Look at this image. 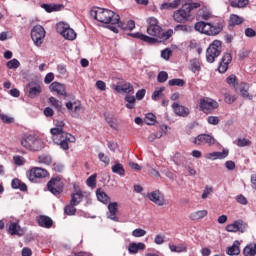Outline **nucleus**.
I'll use <instances>...</instances> for the list:
<instances>
[{"mask_svg": "<svg viewBox=\"0 0 256 256\" xmlns=\"http://www.w3.org/2000/svg\"><path fill=\"white\" fill-rule=\"evenodd\" d=\"M146 31L150 36L141 32L130 33L129 36L134 39H140V41H144V43H148L149 45H155V43H159V41H167V39L173 37V29L163 32L161 26H147Z\"/></svg>", "mask_w": 256, "mask_h": 256, "instance_id": "1", "label": "nucleus"}, {"mask_svg": "<svg viewBox=\"0 0 256 256\" xmlns=\"http://www.w3.org/2000/svg\"><path fill=\"white\" fill-rule=\"evenodd\" d=\"M54 125L55 127L50 129L53 142L63 151H69V143H75V136L65 131L63 120H55Z\"/></svg>", "mask_w": 256, "mask_h": 256, "instance_id": "2", "label": "nucleus"}, {"mask_svg": "<svg viewBox=\"0 0 256 256\" xmlns=\"http://www.w3.org/2000/svg\"><path fill=\"white\" fill-rule=\"evenodd\" d=\"M90 15L100 23H105L106 25L110 23L111 25H108L107 29H110V31H113V33H119V29L117 28V26H115L117 25V23H119V19H121L119 14L109 9L96 8L91 10Z\"/></svg>", "mask_w": 256, "mask_h": 256, "instance_id": "3", "label": "nucleus"}, {"mask_svg": "<svg viewBox=\"0 0 256 256\" xmlns=\"http://www.w3.org/2000/svg\"><path fill=\"white\" fill-rule=\"evenodd\" d=\"M20 143L27 151L37 152L45 148V142L35 134H24Z\"/></svg>", "mask_w": 256, "mask_h": 256, "instance_id": "4", "label": "nucleus"}, {"mask_svg": "<svg viewBox=\"0 0 256 256\" xmlns=\"http://www.w3.org/2000/svg\"><path fill=\"white\" fill-rule=\"evenodd\" d=\"M195 29L196 31H199V33L210 36L219 35L221 31H223V28L220 26H214L211 23H205L203 21L196 23Z\"/></svg>", "mask_w": 256, "mask_h": 256, "instance_id": "5", "label": "nucleus"}, {"mask_svg": "<svg viewBox=\"0 0 256 256\" xmlns=\"http://www.w3.org/2000/svg\"><path fill=\"white\" fill-rule=\"evenodd\" d=\"M221 41L220 40H214L210 46L208 47L206 51V61L208 63H215V59L221 55Z\"/></svg>", "mask_w": 256, "mask_h": 256, "instance_id": "6", "label": "nucleus"}, {"mask_svg": "<svg viewBox=\"0 0 256 256\" xmlns=\"http://www.w3.org/2000/svg\"><path fill=\"white\" fill-rule=\"evenodd\" d=\"M56 31L68 41H75V39H77V33L75 32V30H73V28H71L69 24L65 22L58 23L56 25Z\"/></svg>", "mask_w": 256, "mask_h": 256, "instance_id": "7", "label": "nucleus"}, {"mask_svg": "<svg viewBox=\"0 0 256 256\" xmlns=\"http://www.w3.org/2000/svg\"><path fill=\"white\" fill-rule=\"evenodd\" d=\"M28 180L31 183H39L40 179H45V177H49V172L46 169L41 167H33L27 173Z\"/></svg>", "mask_w": 256, "mask_h": 256, "instance_id": "8", "label": "nucleus"}, {"mask_svg": "<svg viewBox=\"0 0 256 256\" xmlns=\"http://www.w3.org/2000/svg\"><path fill=\"white\" fill-rule=\"evenodd\" d=\"M31 39L36 47H41L43 41H45V28L41 25H36L31 31Z\"/></svg>", "mask_w": 256, "mask_h": 256, "instance_id": "9", "label": "nucleus"}, {"mask_svg": "<svg viewBox=\"0 0 256 256\" xmlns=\"http://www.w3.org/2000/svg\"><path fill=\"white\" fill-rule=\"evenodd\" d=\"M199 105L200 111H203V113H211L215 109H219V102L211 98L200 99Z\"/></svg>", "mask_w": 256, "mask_h": 256, "instance_id": "10", "label": "nucleus"}, {"mask_svg": "<svg viewBox=\"0 0 256 256\" xmlns=\"http://www.w3.org/2000/svg\"><path fill=\"white\" fill-rule=\"evenodd\" d=\"M63 182L61 181V177L52 178L48 183V191L52 193V195H61L63 193Z\"/></svg>", "mask_w": 256, "mask_h": 256, "instance_id": "11", "label": "nucleus"}, {"mask_svg": "<svg viewBox=\"0 0 256 256\" xmlns=\"http://www.w3.org/2000/svg\"><path fill=\"white\" fill-rule=\"evenodd\" d=\"M26 91L30 99H35L36 97H39L41 95V93L43 92V88L38 82L32 81L27 84Z\"/></svg>", "mask_w": 256, "mask_h": 256, "instance_id": "12", "label": "nucleus"}, {"mask_svg": "<svg viewBox=\"0 0 256 256\" xmlns=\"http://www.w3.org/2000/svg\"><path fill=\"white\" fill-rule=\"evenodd\" d=\"M187 7L189 6L183 5L181 9L174 12L173 18L176 23H185L191 17V12H189Z\"/></svg>", "mask_w": 256, "mask_h": 256, "instance_id": "13", "label": "nucleus"}, {"mask_svg": "<svg viewBox=\"0 0 256 256\" xmlns=\"http://www.w3.org/2000/svg\"><path fill=\"white\" fill-rule=\"evenodd\" d=\"M193 143L195 145H215L216 140L209 134H199L194 138Z\"/></svg>", "mask_w": 256, "mask_h": 256, "instance_id": "14", "label": "nucleus"}, {"mask_svg": "<svg viewBox=\"0 0 256 256\" xmlns=\"http://www.w3.org/2000/svg\"><path fill=\"white\" fill-rule=\"evenodd\" d=\"M149 201L158 205V207H163L165 205V195L159 190H155L147 195Z\"/></svg>", "mask_w": 256, "mask_h": 256, "instance_id": "15", "label": "nucleus"}, {"mask_svg": "<svg viewBox=\"0 0 256 256\" xmlns=\"http://www.w3.org/2000/svg\"><path fill=\"white\" fill-rule=\"evenodd\" d=\"M245 229H247V224H245L243 220L235 221L234 223L226 226V231H228V233H237V231L245 233Z\"/></svg>", "mask_w": 256, "mask_h": 256, "instance_id": "16", "label": "nucleus"}, {"mask_svg": "<svg viewBox=\"0 0 256 256\" xmlns=\"http://www.w3.org/2000/svg\"><path fill=\"white\" fill-rule=\"evenodd\" d=\"M66 108L68 109L71 117H74L77 119L81 113V103L79 102H67L66 103Z\"/></svg>", "mask_w": 256, "mask_h": 256, "instance_id": "17", "label": "nucleus"}, {"mask_svg": "<svg viewBox=\"0 0 256 256\" xmlns=\"http://www.w3.org/2000/svg\"><path fill=\"white\" fill-rule=\"evenodd\" d=\"M233 61V56L231 53H225L222 57L220 65L218 66L219 73H225L229 69V63Z\"/></svg>", "mask_w": 256, "mask_h": 256, "instance_id": "18", "label": "nucleus"}, {"mask_svg": "<svg viewBox=\"0 0 256 256\" xmlns=\"http://www.w3.org/2000/svg\"><path fill=\"white\" fill-rule=\"evenodd\" d=\"M7 232L9 235H18V237L23 236L25 233L23 229H21V226H19V223L17 222H10L8 225Z\"/></svg>", "mask_w": 256, "mask_h": 256, "instance_id": "19", "label": "nucleus"}, {"mask_svg": "<svg viewBox=\"0 0 256 256\" xmlns=\"http://www.w3.org/2000/svg\"><path fill=\"white\" fill-rule=\"evenodd\" d=\"M172 109L175 114H177L179 117H187L189 115V108L180 105L177 102H174L172 104Z\"/></svg>", "mask_w": 256, "mask_h": 256, "instance_id": "20", "label": "nucleus"}, {"mask_svg": "<svg viewBox=\"0 0 256 256\" xmlns=\"http://www.w3.org/2000/svg\"><path fill=\"white\" fill-rule=\"evenodd\" d=\"M229 156V150L224 149L222 152H212L206 154V159H209L210 161H215L217 159H225Z\"/></svg>", "mask_w": 256, "mask_h": 256, "instance_id": "21", "label": "nucleus"}, {"mask_svg": "<svg viewBox=\"0 0 256 256\" xmlns=\"http://www.w3.org/2000/svg\"><path fill=\"white\" fill-rule=\"evenodd\" d=\"M39 227L44 229H51L53 227V220L49 216L41 215L37 219Z\"/></svg>", "mask_w": 256, "mask_h": 256, "instance_id": "22", "label": "nucleus"}, {"mask_svg": "<svg viewBox=\"0 0 256 256\" xmlns=\"http://www.w3.org/2000/svg\"><path fill=\"white\" fill-rule=\"evenodd\" d=\"M145 243L142 242H132L129 244L128 246V253H130V255H136V253H139V251H145Z\"/></svg>", "mask_w": 256, "mask_h": 256, "instance_id": "23", "label": "nucleus"}, {"mask_svg": "<svg viewBox=\"0 0 256 256\" xmlns=\"http://www.w3.org/2000/svg\"><path fill=\"white\" fill-rule=\"evenodd\" d=\"M50 91H54L57 95H62L63 97H67V92L65 90V85L59 82H53L50 85Z\"/></svg>", "mask_w": 256, "mask_h": 256, "instance_id": "24", "label": "nucleus"}, {"mask_svg": "<svg viewBox=\"0 0 256 256\" xmlns=\"http://www.w3.org/2000/svg\"><path fill=\"white\" fill-rule=\"evenodd\" d=\"M117 202H112L108 205L109 212L107 213L108 219H111V221H119V218H117Z\"/></svg>", "mask_w": 256, "mask_h": 256, "instance_id": "25", "label": "nucleus"}, {"mask_svg": "<svg viewBox=\"0 0 256 256\" xmlns=\"http://www.w3.org/2000/svg\"><path fill=\"white\" fill-rule=\"evenodd\" d=\"M239 247H241V242H239V240H235L233 244L227 248L226 250L227 255H230V256L239 255V253H241V249Z\"/></svg>", "mask_w": 256, "mask_h": 256, "instance_id": "26", "label": "nucleus"}, {"mask_svg": "<svg viewBox=\"0 0 256 256\" xmlns=\"http://www.w3.org/2000/svg\"><path fill=\"white\" fill-rule=\"evenodd\" d=\"M116 25L122 29V31H133V29H135V22L133 20H128L127 23H125L121 22V19H119Z\"/></svg>", "mask_w": 256, "mask_h": 256, "instance_id": "27", "label": "nucleus"}, {"mask_svg": "<svg viewBox=\"0 0 256 256\" xmlns=\"http://www.w3.org/2000/svg\"><path fill=\"white\" fill-rule=\"evenodd\" d=\"M207 215H209V212L207 210H198V211L192 212L189 215V219H191V221H199L201 219H205Z\"/></svg>", "mask_w": 256, "mask_h": 256, "instance_id": "28", "label": "nucleus"}, {"mask_svg": "<svg viewBox=\"0 0 256 256\" xmlns=\"http://www.w3.org/2000/svg\"><path fill=\"white\" fill-rule=\"evenodd\" d=\"M40 7L46 11V13H54L55 11H61L63 4H41Z\"/></svg>", "mask_w": 256, "mask_h": 256, "instance_id": "29", "label": "nucleus"}, {"mask_svg": "<svg viewBox=\"0 0 256 256\" xmlns=\"http://www.w3.org/2000/svg\"><path fill=\"white\" fill-rule=\"evenodd\" d=\"M11 187L12 189H19V191H27V184L18 178L12 180Z\"/></svg>", "mask_w": 256, "mask_h": 256, "instance_id": "30", "label": "nucleus"}, {"mask_svg": "<svg viewBox=\"0 0 256 256\" xmlns=\"http://www.w3.org/2000/svg\"><path fill=\"white\" fill-rule=\"evenodd\" d=\"M169 249L172 253H187V245L184 243L179 245L169 244Z\"/></svg>", "mask_w": 256, "mask_h": 256, "instance_id": "31", "label": "nucleus"}, {"mask_svg": "<svg viewBox=\"0 0 256 256\" xmlns=\"http://www.w3.org/2000/svg\"><path fill=\"white\" fill-rule=\"evenodd\" d=\"M244 256H255L256 255V243H250L243 249Z\"/></svg>", "mask_w": 256, "mask_h": 256, "instance_id": "32", "label": "nucleus"}, {"mask_svg": "<svg viewBox=\"0 0 256 256\" xmlns=\"http://www.w3.org/2000/svg\"><path fill=\"white\" fill-rule=\"evenodd\" d=\"M189 70L192 71V73L201 71V62H199V59L194 58L190 60Z\"/></svg>", "mask_w": 256, "mask_h": 256, "instance_id": "33", "label": "nucleus"}, {"mask_svg": "<svg viewBox=\"0 0 256 256\" xmlns=\"http://www.w3.org/2000/svg\"><path fill=\"white\" fill-rule=\"evenodd\" d=\"M112 173H115L116 175H120V177H124L125 168L123 167V164L119 162H115V164L112 166Z\"/></svg>", "mask_w": 256, "mask_h": 256, "instance_id": "34", "label": "nucleus"}, {"mask_svg": "<svg viewBox=\"0 0 256 256\" xmlns=\"http://www.w3.org/2000/svg\"><path fill=\"white\" fill-rule=\"evenodd\" d=\"M240 94L242 95V97L244 99H249V101H251V99H253V96L249 94V84H247V83L241 84Z\"/></svg>", "mask_w": 256, "mask_h": 256, "instance_id": "35", "label": "nucleus"}, {"mask_svg": "<svg viewBox=\"0 0 256 256\" xmlns=\"http://www.w3.org/2000/svg\"><path fill=\"white\" fill-rule=\"evenodd\" d=\"M83 197H84L83 193L81 191H78L72 194L70 203L77 207V205H79V203L83 201Z\"/></svg>", "mask_w": 256, "mask_h": 256, "instance_id": "36", "label": "nucleus"}, {"mask_svg": "<svg viewBox=\"0 0 256 256\" xmlns=\"http://www.w3.org/2000/svg\"><path fill=\"white\" fill-rule=\"evenodd\" d=\"M126 101V109H135V103L137 99L131 94H127L124 98Z\"/></svg>", "mask_w": 256, "mask_h": 256, "instance_id": "37", "label": "nucleus"}, {"mask_svg": "<svg viewBox=\"0 0 256 256\" xmlns=\"http://www.w3.org/2000/svg\"><path fill=\"white\" fill-rule=\"evenodd\" d=\"M96 197L101 203H109V196L101 189L96 190Z\"/></svg>", "mask_w": 256, "mask_h": 256, "instance_id": "38", "label": "nucleus"}, {"mask_svg": "<svg viewBox=\"0 0 256 256\" xmlns=\"http://www.w3.org/2000/svg\"><path fill=\"white\" fill-rule=\"evenodd\" d=\"M243 21L244 19L241 16L237 14H232L230 16L229 25H231L232 27H235V25H241Z\"/></svg>", "mask_w": 256, "mask_h": 256, "instance_id": "39", "label": "nucleus"}, {"mask_svg": "<svg viewBox=\"0 0 256 256\" xmlns=\"http://www.w3.org/2000/svg\"><path fill=\"white\" fill-rule=\"evenodd\" d=\"M198 17L199 19H204V21H208V19H211V11L207 8H201L198 11Z\"/></svg>", "mask_w": 256, "mask_h": 256, "instance_id": "40", "label": "nucleus"}, {"mask_svg": "<svg viewBox=\"0 0 256 256\" xmlns=\"http://www.w3.org/2000/svg\"><path fill=\"white\" fill-rule=\"evenodd\" d=\"M38 162L42 165H51V163H53V158L50 155L42 154L38 157Z\"/></svg>", "mask_w": 256, "mask_h": 256, "instance_id": "41", "label": "nucleus"}, {"mask_svg": "<svg viewBox=\"0 0 256 256\" xmlns=\"http://www.w3.org/2000/svg\"><path fill=\"white\" fill-rule=\"evenodd\" d=\"M230 5L231 7H234V9H243V7H247V5H249V0L232 1Z\"/></svg>", "mask_w": 256, "mask_h": 256, "instance_id": "42", "label": "nucleus"}, {"mask_svg": "<svg viewBox=\"0 0 256 256\" xmlns=\"http://www.w3.org/2000/svg\"><path fill=\"white\" fill-rule=\"evenodd\" d=\"M174 31H181L182 33H191V31H193V28L187 24H178L174 27Z\"/></svg>", "mask_w": 256, "mask_h": 256, "instance_id": "43", "label": "nucleus"}, {"mask_svg": "<svg viewBox=\"0 0 256 256\" xmlns=\"http://www.w3.org/2000/svg\"><path fill=\"white\" fill-rule=\"evenodd\" d=\"M163 91H165V87L157 88L151 96L152 101H159V99H163Z\"/></svg>", "mask_w": 256, "mask_h": 256, "instance_id": "44", "label": "nucleus"}, {"mask_svg": "<svg viewBox=\"0 0 256 256\" xmlns=\"http://www.w3.org/2000/svg\"><path fill=\"white\" fill-rule=\"evenodd\" d=\"M181 5V0H174L170 3H163L160 7V9H177V6Z\"/></svg>", "mask_w": 256, "mask_h": 256, "instance_id": "45", "label": "nucleus"}, {"mask_svg": "<svg viewBox=\"0 0 256 256\" xmlns=\"http://www.w3.org/2000/svg\"><path fill=\"white\" fill-rule=\"evenodd\" d=\"M170 87H183L185 85V80L181 78H175L168 81Z\"/></svg>", "mask_w": 256, "mask_h": 256, "instance_id": "46", "label": "nucleus"}, {"mask_svg": "<svg viewBox=\"0 0 256 256\" xmlns=\"http://www.w3.org/2000/svg\"><path fill=\"white\" fill-rule=\"evenodd\" d=\"M75 207L77 206L70 202V204L64 208V213L69 216L75 215V213H77V208Z\"/></svg>", "mask_w": 256, "mask_h": 256, "instance_id": "47", "label": "nucleus"}, {"mask_svg": "<svg viewBox=\"0 0 256 256\" xmlns=\"http://www.w3.org/2000/svg\"><path fill=\"white\" fill-rule=\"evenodd\" d=\"M49 103H51V105L55 107L57 111H61L63 107V103L53 96L49 98Z\"/></svg>", "mask_w": 256, "mask_h": 256, "instance_id": "48", "label": "nucleus"}, {"mask_svg": "<svg viewBox=\"0 0 256 256\" xmlns=\"http://www.w3.org/2000/svg\"><path fill=\"white\" fill-rule=\"evenodd\" d=\"M6 67L8 69H19V67H21V62L14 58L6 63Z\"/></svg>", "mask_w": 256, "mask_h": 256, "instance_id": "49", "label": "nucleus"}, {"mask_svg": "<svg viewBox=\"0 0 256 256\" xmlns=\"http://www.w3.org/2000/svg\"><path fill=\"white\" fill-rule=\"evenodd\" d=\"M122 93L133 95V93H135V88H133L131 83H124L122 85Z\"/></svg>", "mask_w": 256, "mask_h": 256, "instance_id": "50", "label": "nucleus"}, {"mask_svg": "<svg viewBox=\"0 0 256 256\" xmlns=\"http://www.w3.org/2000/svg\"><path fill=\"white\" fill-rule=\"evenodd\" d=\"M224 101L228 105H231V104L235 103V101H237V96L231 95L229 92H226L224 94Z\"/></svg>", "mask_w": 256, "mask_h": 256, "instance_id": "51", "label": "nucleus"}, {"mask_svg": "<svg viewBox=\"0 0 256 256\" xmlns=\"http://www.w3.org/2000/svg\"><path fill=\"white\" fill-rule=\"evenodd\" d=\"M156 117L153 113H148L144 118L146 125H155Z\"/></svg>", "mask_w": 256, "mask_h": 256, "instance_id": "52", "label": "nucleus"}, {"mask_svg": "<svg viewBox=\"0 0 256 256\" xmlns=\"http://www.w3.org/2000/svg\"><path fill=\"white\" fill-rule=\"evenodd\" d=\"M86 184L88 187H95L97 185V174H92L90 177H88Z\"/></svg>", "mask_w": 256, "mask_h": 256, "instance_id": "53", "label": "nucleus"}, {"mask_svg": "<svg viewBox=\"0 0 256 256\" xmlns=\"http://www.w3.org/2000/svg\"><path fill=\"white\" fill-rule=\"evenodd\" d=\"M167 79H169V74L167 72L161 71L158 73V76H157L158 83H165Z\"/></svg>", "mask_w": 256, "mask_h": 256, "instance_id": "54", "label": "nucleus"}, {"mask_svg": "<svg viewBox=\"0 0 256 256\" xmlns=\"http://www.w3.org/2000/svg\"><path fill=\"white\" fill-rule=\"evenodd\" d=\"M238 147H251V140L247 138H239L237 142Z\"/></svg>", "mask_w": 256, "mask_h": 256, "instance_id": "55", "label": "nucleus"}, {"mask_svg": "<svg viewBox=\"0 0 256 256\" xmlns=\"http://www.w3.org/2000/svg\"><path fill=\"white\" fill-rule=\"evenodd\" d=\"M145 235H147V231L141 228H136L132 231L133 237H145Z\"/></svg>", "mask_w": 256, "mask_h": 256, "instance_id": "56", "label": "nucleus"}, {"mask_svg": "<svg viewBox=\"0 0 256 256\" xmlns=\"http://www.w3.org/2000/svg\"><path fill=\"white\" fill-rule=\"evenodd\" d=\"M98 158L99 161H101L102 163H105L106 165H109V163H111V159L109 158V156H106L105 153L100 152L98 154Z\"/></svg>", "mask_w": 256, "mask_h": 256, "instance_id": "57", "label": "nucleus"}, {"mask_svg": "<svg viewBox=\"0 0 256 256\" xmlns=\"http://www.w3.org/2000/svg\"><path fill=\"white\" fill-rule=\"evenodd\" d=\"M171 49L166 48L164 50L161 51V57L162 59H165V61H169L170 57H171Z\"/></svg>", "mask_w": 256, "mask_h": 256, "instance_id": "58", "label": "nucleus"}, {"mask_svg": "<svg viewBox=\"0 0 256 256\" xmlns=\"http://www.w3.org/2000/svg\"><path fill=\"white\" fill-rule=\"evenodd\" d=\"M148 27H159V20L155 17H150L147 19Z\"/></svg>", "mask_w": 256, "mask_h": 256, "instance_id": "59", "label": "nucleus"}, {"mask_svg": "<svg viewBox=\"0 0 256 256\" xmlns=\"http://www.w3.org/2000/svg\"><path fill=\"white\" fill-rule=\"evenodd\" d=\"M14 163L15 165L21 166V165H25V158H23V156H14Z\"/></svg>", "mask_w": 256, "mask_h": 256, "instance_id": "60", "label": "nucleus"}, {"mask_svg": "<svg viewBox=\"0 0 256 256\" xmlns=\"http://www.w3.org/2000/svg\"><path fill=\"white\" fill-rule=\"evenodd\" d=\"M207 121L209 125H219V117L217 116H209Z\"/></svg>", "mask_w": 256, "mask_h": 256, "instance_id": "61", "label": "nucleus"}, {"mask_svg": "<svg viewBox=\"0 0 256 256\" xmlns=\"http://www.w3.org/2000/svg\"><path fill=\"white\" fill-rule=\"evenodd\" d=\"M211 193H213V188L212 187H206L204 190H203V193H202V199H207V197H209V195H211Z\"/></svg>", "mask_w": 256, "mask_h": 256, "instance_id": "62", "label": "nucleus"}, {"mask_svg": "<svg viewBox=\"0 0 256 256\" xmlns=\"http://www.w3.org/2000/svg\"><path fill=\"white\" fill-rule=\"evenodd\" d=\"M236 201H237V203H240V205H247V203H248L247 198L241 194L236 196Z\"/></svg>", "mask_w": 256, "mask_h": 256, "instance_id": "63", "label": "nucleus"}, {"mask_svg": "<svg viewBox=\"0 0 256 256\" xmlns=\"http://www.w3.org/2000/svg\"><path fill=\"white\" fill-rule=\"evenodd\" d=\"M145 93H147V91L145 89H140L136 92V99L137 101H142V99L145 97Z\"/></svg>", "mask_w": 256, "mask_h": 256, "instance_id": "64", "label": "nucleus"}]
</instances>
